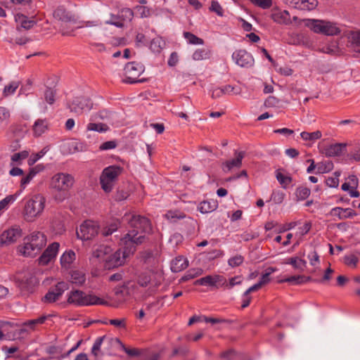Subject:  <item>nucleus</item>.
I'll return each mask as SVG.
<instances>
[{
  "mask_svg": "<svg viewBox=\"0 0 360 360\" xmlns=\"http://www.w3.org/2000/svg\"><path fill=\"white\" fill-rule=\"evenodd\" d=\"M148 269V271L142 272L139 275L138 284L141 287H146L149 283H152L155 287H158L161 283V274L154 269Z\"/></svg>",
  "mask_w": 360,
  "mask_h": 360,
  "instance_id": "9d476101",
  "label": "nucleus"
},
{
  "mask_svg": "<svg viewBox=\"0 0 360 360\" xmlns=\"http://www.w3.org/2000/svg\"><path fill=\"white\" fill-rule=\"evenodd\" d=\"M233 60L242 68H250L254 65V58L245 49L235 51L232 54Z\"/></svg>",
  "mask_w": 360,
  "mask_h": 360,
  "instance_id": "ddd939ff",
  "label": "nucleus"
},
{
  "mask_svg": "<svg viewBox=\"0 0 360 360\" xmlns=\"http://www.w3.org/2000/svg\"><path fill=\"white\" fill-rule=\"evenodd\" d=\"M221 357L226 360H240L241 359V354H238L233 349H229L221 353Z\"/></svg>",
  "mask_w": 360,
  "mask_h": 360,
  "instance_id": "8fccbe9b",
  "label": "nucleus"
},
{
  "mask_svg": "<svg viewBox=\"0 0 360 360\" xmlns=\"http://www.w3.org/2000/svg\"><path fill=\"white\" fill-rule=\"evenodd\" d=\"M51 315H43L37 319L29 320L23 323L24 326H27L32 330H34L37 325L43 324L46 320Z\"/></svg>",
  "mask_w": 360,
  "mask_h": 360,
  "instance_id": "58836bf2",
  "label": "nucleus"
},
{
  "mask_svg": "<svg viewBox=\"0 0 360 360\" xmlns=\"http://www.w3.org/2000/svg\"><path fill=\"white\" fill-rule=\"evenodd\" d=\"M318 5L317 0H294V8L311 11Z\"/></svg>",
  "mask_w": 360,
  "mask_h": 360,
  "instance_id": "4be33fe9",
  "label": "nucleus"
},
{
  "mask_svg": "<svg viewBox=\"0 0 360 360\" xmlns=\"http://www.w3.org/2000/svg\"><path fill=\"white\" fill-rule=\"evenodd\" d=\"M122 171V169L120 167L112 165L105 168L101 174L115 182Z\"/></svg>",
  "mask_w": 360,
  "mask_h": 360,
  "instance_id": "393cba45",
  "label": "nucleus"
},
{
  "mask_svg": "<svg viewBox=\"0 0 360 360\" xmlns=\"http://www.w3.org/2000/svg\"><path fill=\"white\" fill-rule=\"evenodd\" d=\"M347 143H335L330 144L326 148V155L328 157H339L345 155L347 152Z\"/></svg>",
  "mask_w": 360,
  "mask_h": 360,
  "instance_id": "6ab92c4d",
  "label": "nucleus"
},
{
  "mask_svg": "<svg viewBox=\"0 0 360 360\" xmlns=\"http://www.w3.org/2000/svg\"><path fill=\"white\" fill-rule=\"evenodd\" d=\"M15 281L21 292L24 293L32 292L38 283L37 278L33 272L28 269L18 272L15 276Z\"/></svg>",
  "mask_w": 360,
  "mask_h": 360,
  "instance_id": "423d86ee",
  "label": "nucleus"
},
{
  "mask_svg": "<svg viewBox=\"0 0 360 360\" xmlns=\"http://www.w3.org/2000/svg\"><path fill=\"white\" fill-rule=\"evenodd\" d=\"M218 207L217 200H203L200 203L198 210L202 214L209 213L215 210Z\"/></svg>",
  "mask_w": 360,
  "mask_h": 360,
  "instance_id": "bb28decb",
  "label": "nucleus"
},
{
  "mask_svg": "<svg viewBox=\"0 0 360 360\" xmlns=\"http://www.w3.org/2000/svg\"><path fill=\"white\" fill-rule=\"evenodd\" d=\"M202 273L203 271L200 268L191 269L186 273V274L184 276L181 277L180 281L182 282L188 281L198 276L202 275Z\"/></svg>",
  "mask_w": 360,
  "mask_h": 360,
  "instance_id": "37998d69",
  "label": "nucleus"
},
{
  "mask_svg": "<svg viewBox=\"0 0 360 360\" xmlns=\"http://www.w3.org/2000/svg\"><path fill=\"white\" fill-rule=\"evenodd\" d=\"M69 289V284L66 282H58L54 287L51 288L43 297L44 302L53 303L58 300L63 293Z\"/></svg>",
  "mask_w": 360,
  "mask_h": 360,
  "instance_id": "f8f14e48",
  "label": "nucleus"
},
{
  "mask_svg": "<svg viewBox=\"0 0 360 360\" xmlns=\"http://www.w3.org/2000/svg\"><path fill=\"white\" fill-rule=\"evenodd\" d=\"M310 228L311 224L309 222L305 221L302 224H299V226L297 227V230L296 231V237H297V240L296 243H294V246L300 243V242L302 240V236L307 233L310 230Z\"/></svg>",
  "mask_w": 360,
  "mask_h": 360,
  "instance_id": "c9c22d12",
  "label": "nucleus"
},
{
  "mask_svg": "<svg viewBox=\"0 0 360 360\" xmlns=\"http://www.w3.org/2000/svg\"><path fill=\"white\" fill-rule=\"evenodd\" d=\"M210 52L204 49L196 50L193 54V59L195 60H200L208 58Z\"/></svg>",
  "mask_w": 360,
  "mask_h": 360,
  "instance_id": "603ef678",
  "label": "nucleus"
},
{
  "mask_svg": "<svg viewBox=\"0 0 360 360\" xmlns=\"http://www.w3.org/2000/svg\"><path fill=\"white\" fill-rule=\"evenodd\" d=\"M318 51L331 56L339 55L341 53V50L337 41H332L322 47H319Z\"/></svg>",
  "mask_w": 360,
  "mask_h": 360,
  "instance_id": "412c9836",
  "label": "nucleus"
},
{
  "mask_svg": "<svg viewBox=\"0 0 360 360\" xmlns=\"http://www.w3.org/2000/svg\"><path fill=\"white\" fill-rule=\"evenodd\" d=\"M48 129V122L46 120L39 119L33 125V131L35 136H39Z\"/></svg>",
  "mask_w": 360,
  "mask_h": 360,
  "instance_id": "72a5a7b5",
  "label": "nucleus"
},
{
  "mask_svg": "<svg viewBox=\"0 0 360 360\" xmlns=\"http://www.w3.org/2000/svg\"><path fill=\"white\" fill-rule=\"evenodd\" d=\"M165 42L161 37L154 38L150 45V49L154 53H160L165 47Z\"/></svg>",
  "mask_w": 360,
  "mask_h": 360,
  "instance_id": "ea45409f",
  "label": "nucleus"
},
{
  "mask_svg": "<svg viewBox=\"0 0 360 360\" xmlns=\"http://www.w3.org/2000/svg\"><path fill=\"white\" fill-rule=\"evenodd\" d=\"M20 82L18 81H13L6 85L3 90L4 96H8L15 93V90L18 88Z\"/></svg>",
  "mask_w": 360,
  "mask_h": 360,
  "instance_id": "de8ad7c7",
  "label": "nucleus"
},
{
  "mask_svg": "<svg viewBox=\"0 0 360 360\" xmlns=\"http://www.w3.org/2000/svg\"><path fill=\"white\" fill-rule=\"evenodd\" d=\"M68 302L76 306L108 305L107 301L94 295H87L79 290H72L70 292Z\"/></svg>",
  "mask_w": 360,
  "mask_h": 360,
  "instance_id": "20e7f679",
  "label": "nucleus"
},
{
  "mask_svg": "<svg viewBox=\"0 0 360 360\" xmlns=\"http://www.w3.org/2000/svg\"><path fill=\"white\" fill-rule=\"evenodd\" d=\"M165 217L171 222H176L179 219H186L185 222L189 225L191 228L189 231H191L195 228V221L190 217H186V214L180 210H169L166 213Z\"/></svg>",
  "mask_w": 360,
  "mask_h": 360,
  "instance_id": "2eb2a0df",
  "label": "nucleus"
},
{
  "mask_svg": "<svg viewBox=\"0 0 360 360\" xmlns=\"http://www.w3.org/2000/svg\"><path fill=\"white\" fill-rule=\"evenodd\" d=\"M340 32V30L335 23L331 22L330 21H323V25L322 27V32L321 34L326 35H336Z\"/></svg>",
  "mask_w": 360,
  "mask_h": 360,
  "instance_id": "c85d7f7f",
  "label": "nucleus"
},
{
  "mask_svg": "<svg viewBox=\"0 0 360 360\" xmlns=\"http://www.w3.org/2000/svg\"><path fill=\"white\" fill-rule=\"evenodd\" d=\"M214 284L215 288H218L219 287H226L228 286V283L226 279L219 275L214 276Z\"/></svg>",
  "mask_w": 360,
  "mask_h": 360,
  "instance_id": "69168bd1",
  "label": "nucleus"
},
{
  "mask_svg": "<svg viewBox=\"0 0 360 360\" xmlns=\"http://www.w3.org/2000/svg\"><path fill=\"white\" fill-rule=\"evenodd\" d=\"M310 194V190L307 188H298L297 189V197L298 199L304 200Z\"/></svg>",
  "mask_w": 360,
  "mask_h": 360,
  "instance_id": "774afa93",
  "label": "nucleus"
},
{
  "mask_svg": "<svg viewBox=\"0 0 360 360\" xmlns=\"http://www.w3.org/2000/svg\"><path fill=\"white\" fill-rule=\"evenodd\" d=\"M125 82L135 83L139 82L138 77L144 72L143 64L137 62L128 63L124 67Z\"/></svg>",
  "mask_w": 360,
  "mask_h": 360,
  "instance_id": "1a4fd4ad",
  "label": "nucleus"
},
{
  "mask_svg": "<svg viewBox=\"0 0 360 360\" xmlns=\"http://www.w3.org/2000/svg\"><path fill=\"white\" fill-rule=\"evenodd\" d=\"M109 129V127L103 123H97L91 121L86 126L87 131H94L99 133L105 132Z\"/></svg>",
  "mask_w": 360,
  "mask_h": 360,
  "instance_id": "4c0bfd02",
  "label": "nucleus"
},
{
  "mask_svg": "<svg viewBox=\"0 0 360 360\" xmlns=\"http://www.w3.org/2000/svg\"><path fill=\"white\" fill-rule=\"evenodd\" d=\"M111 248L109 246L107 245H100L97 249H96L93 255L94 257L102 259H105L108 255H109L111 252Z\"/></svg>",
  "mask_w": 360,
  "mask_h": 360,
  "instance_id": "a19ab883",
  "label": "nucleus"
},
{
  "mask_svg": "<svg viewBox=\"0 0 360 360\" xmlns=\"http://www.w3.org/2000/svg\"><path fill=\"white\" fill-rule=\"evenodd\" d=\"M184 37L187 40V41L191 44L201 45L203 44L204 43L202 39L199 38L198 37L195 36V34L189 32H184Z\"/></svg>",
  "mask_w": 360,
  "mask_h": 360,
  "instance_id": "a18cd8bd",
  "label": "nucleus"
},
{
  "mask_svg": "<svg viewBox=\"0 0 360 360\" xmlns=\"http://www.w3.org/2000/svg\"><path fill=\"white\" fill-rule=\"evenodd\" d=\"M20 236V230L18 229H10L6 230L0 235V247L15 242Z\"/></svg>",
  "mask_w": 360,
  "mask_h": 360,
  "instance_id": "a211bd4d",
  "label": "nucleus"
},
{
  "mask_svg": "<svg viewBox=\"0 0 360 360\" xmlns=\"http://www.w3.org/2000/svg\"><path fill=\"white\" fill-rule=\"evenodd\" d=\"M323 21L322 20L307 19L304 20V23L306 27H309L314 32L321 34Z\"/></svg>",
  "mask_w": 360,
  "mask_h": 360,
  "instance_id": "c756f323",
  "label": "nucleus"
},
{
  "mask_svg": "<svg viewBox=\"0 0 360 360\" xmlns=\"http://www.w3.org/2000/svg\"><path fill=\"white\" fill-rule=\"evenodd\" d=\"M46 199L41 194L33 195L27 198L23 209V216L26 221H33L43 212Z\"/></svg>",
  "mask_w": 360,
  "mask_h": 360,
  "instance_id": "f03ea898",
  "label": "nucleus"
},
{
  "mask_svg": "<svg viewBox=\"0 0 360 360\" xmlns=\"http://www.w3.org/2000/svg\"><path fill=\"white\" fill-rule=\"evenodd\" d=\"M276 179L283 188H285L291 182V178L283 174L280 170L276 171Z\"/></svg>",
  "mask_w": 360,
  "mask_h": 360,
  "instance_id": "5fc2aeb1",
  "label": "nucleus"
},
{
  "mask_svg": "<svg viewBox=\"0 0 360 360\" xmlns=\"http://www.w3.org/2000/svg\"><path fill=\"white\" fill-rule=\"evenodd\" d=\"M358 261V257L354 255H345L344 257V263L349 266L356 267Z\"/></svg>",
  "mask_w": 360,
  "mask_h": 360,
  "instance_id": "bf43d9fd",
  "label": "nucleus"
},
{
  "mask_svg": "<svg viewBox=\"0 0 360 360\" xmlns=\"http://www.w3.org/2000/svg\"><path fill=\"white\" fill-rule=\"evenodd\" d=\"M115 295L119 300H124L129 295V289L126 285L117 286L115 288Z\"/></svg>",
  "mask_w": 360,
  "mask_h": 360,
  "instance_id": "09e8293b",
  "label": "nucleus"
},
{
  "mask_svg": "<svg viewBox=\"0 0 360 360\" xmlns=\"http://www.w3.org/2000/svg\"><path fill=\"white\" fill-rule=\"evenodd\" d=\"M86 281L84 273L81 271H72L70 273V281L78 285H82Z\"/></svg>",
  "mask_w": 360,
  "mask_h": 360,
  "instance_id": "e433bc0d",
  "label": "nucleus"
},
{
  "mask_svg": "<svg viewBox=\"0 0 360 360\" xmlns=\"http://www.w3.org/2000/svg\"><path fill=\"white\" fill-rule=\"evenodd\" d=\"M129 217L125 215L124 218L128 221L129 229L137 231L138 233L141 235H146L151 231V224L148 218L140 215H132L130 218Z\"/></svg>",
  "mask_w": 360,
  "mask_h": 360,
  "instance_id": "0eeeda50",
  "label": "nucleus"
},
{
  "mask_svg": "<svg viewBox=\"0 0 360 360\" xmlns=\"http://www.w3.org/2000/svg\"><path fill=\"white\" fill-rule=\"evenodd\" d=\"M110 342H116L121 346L122 349L129 355L131 356H137L139 354V351L136 349H129L118 338H110L109 339Z\"/></svg>",
  "mask_w": 360,
  "mask_h": 360,
  "instance_id": "49530a36",
  "label": "nucleus"
},
{
  "mask_svg": "<svg viewBox=\"0 0 360 360\" xmlns=\"http://www.w3.org/2000/svg\"><path fill=\"white\" fill-rule=\"evenodd\" d=\"M119 14L122 22L124 20H131L134 16L132 10L128 8L121 9Z\"/></svg>",
  "mask_w": 360,
  "mask_h": 360,
  "instance_id": "864d4df0",
  "label": "nucleus"
},
{
  "mask_svg": "<svg viewBox=\"0 0 360 360\" xmlns=\"http://www.w3.org/2000/svg\"><path fill=\"white\" fill-rule=\"evenodd\" d=\"M16 197L15 195H10L0 201V211L6 208L10 203L15 201Z\"/></svg>",
  "mask_w": 360,
  "mask_h": 360,
  "instance_id": "e2e57ef3",
  "label": "nucleus"
},
{
  "mask_svg": "<svg viewBox=\"0 0 360 360\" xmlns=\"http://www.w3.org/2000/svg\"><path fill=\"white\" fill-rule=\"evenodd\" d=\"M300 136L307 144L311 145L316 140L320 139L322 136V133L319 130H316L313 132L303 131L300 134Z\"/></svg>",
  "mask_w": 360,
  "mask_h": 360,
  "instance_id": "a878e982",
  "label": "nucleus"
},
{
  "mask_svg": "<svg viewBox=\"0 0 360 360\" xmlns=\"http://www.w3.org/2000/svg\"><path fill=\"white\" fill-rule=\"evenodd\" d=\"M331 214L333 216L338 217L340 219L351 218L355 215L352 210L339 207L332 209Z\"/></svg>",
  "mask_w": 360,
  "mask_h": 360,
  "instance_id": "cd10ccee",
  "label": "nucleus"
},
{
  "mask_svg": "<svg viewBox=\"0 0 360 360\" xmlns=\"http://www.w3.org/2000/svg\"><path fill=\"white\" fill-rule=\"evenodd\" d=\"M39 172H40V169L38 170H35V169H31L30 170L29 174L26 176H25L22 179L21 184L25 185V184L30 183L31 179L36 175V174H37Z\"/></svg>",
  "mask_w": 360,
  "mask_h": 360,
  "instance_id": "338daca9",
  "label": "nucleus"
},
{
  "mask_svg": "<svg viewBox=\"0 0 360 360\" xmlns=\"http://www.w3.org/2000/svg\"><path fill=\"white\" fill-rule=\"evenodd\" d=\"M74 177L69 174L60 172L55 174L51 179V187L60 193L56 195V200L61 202L67 198L68 191L73 186Z\"/></svg>",
  "mask_w": 360,
  "mask_h": 360,
  "instance_id": "7ed1b4c3",
  "label": "nucleus"
},
{
  "mask_svg": "<svg viewBox=\"0 0 360 360\" xmlns=\"http://www.w3.org/2000/svg\"><path fill=\"white\" fill-rule=\"evenodd\" d=\"M93 107V103L89 98L84 96L75 97L69 105L72 112L82 115L89 112Z\"/></svg>",
  "mask_w": 360,
  "mask_h": 360,
  "instance_id": "9b49d317",
  "label": "nucleus"
},
{
  "mask_svg": "<svg viewBox=\"0 0 360 360\" xmlns=\"http://www.w3.org/2000/svg\"><path fill=\"white\" fill-rule=\"evenodd\" d=\"M244 261V257L240 255H236L230 258L228 261V264L231 267H236L240 266Z\"/></svg>",
  "mask_w": 360,
  "mask_h": 360,
  "instance_id": "680f3d73",
  "label": "nucleus"
},
{
  "mask_svg": "<svg viewBox=\"0 0 360 360\" xmlns=\"http://www.w3.org/2000/svg\"><path fill=\"white\" fill-rule=\"evenodd\" d=\"M348 41L352 50L360 53V31H352L348 35Z\"/></svg>",
  "mask_w": 360,
  "mask_h": 360,
  "instance_id": "b1692460",
  "label": "nucleus"
},
{
  "mask_svg": "<svg viewBox=\"0 0 360 360\" xmlns=\"http://www.w3.org/2000/svg\"><path fill=\"white\" fill-rule=\"evenodd\" d=\"M129 255L124 254V249H119L114 253L108 255L103 259V261H105V268L110 269L122 265L124 263L125 259Z\"/></svg>",
  "mask_w": 360,
  "mask_h": 360,
  "instance_id": "4468645a",
  "label": "nucleus"
},
{
  "mask_svg": "<svg viewBox=\"0 0 360 360\" xmlns=\"http://www.w3.org/2000/svg\"><path fill=\"white\" fill-rule=\"evenodd\" d=\"M15 20L25 30L31 29L36 23L34 20H29L26 15L22 13H17L15 16Z\"/></svg>",
  "mask_w": 360,
  "mask_h": 360,
  "instance_id": "473e14b6",
  "label": "nucleus"
},
{
  "mask_svg": "<svg viewBox=\"0 0 360 360\" xmlns=\"http://www.w3.org/2000/svg\"><path fill=\"white\" fill-rule=\"evenodd\" d=\"M188 265L186 258L179 256L174 259L171 262V270L173 272H179L185 269Z\"/></svg>",
  "mask_w": 360,
  "mask_h": 360,
  "instance_id": "5701e85b",
  "label": "nucleus"
},
{
  "mask_svg": "<svg viewBox=\"0 0 360 360\" xmlns=\"http://www.w3.org/2000/svg\"><path fill=\"white\" fill-rule=\"evenodd\" d=\"M75 259V253L72 250H69L63 253L60 257V264L63 267L68 268Z\"/></svg>",
  "mask_w": 360,
  "mask_h": 360,
  "instance_id": "f704fd0d",
  "label": "nucleus"
},
{
  "mask_svg": "<svg viewBox=\"0 0 360 360\" xmlns=\"http://www.w3.org/2000/svg\"><path fill=\"white\" fill-rule=\"evenodd\" d=\"M146 240V235L138 233L137 231L134 229H129L127 233L122 238L124 245V254L133 255L136 250V247L142 245Z\"/></svg>",
  "mask_w": 360,
  "mask_h": 360,
  "instance_id": "39448f33",
  "label": "nucleus"
},
{
  "mask_svg": "<svg viewBox=\"0 0 360 360\" xmlns=\"http://www.w3.org/2000/svg\"><path fill=\"white\" fill-rule=\"evenodd\" d=\"M333 163L329 159H323L317 162L316 174H324L329 172L333 169Z\"/></svg>",
  "mask_w": 360,
  "mask_h": 360,
  "instance_id": "7c9ffc66",
  "label": "nucleus"
},
{
  "mask_svg": "<svg viewBox=\"0 0 360 360\" xmlns=\"http://www.w3.org/2000/svg\"><path fill=\"white\" fill-rule=\"evenodd\" d=\"M242 159H232L223 163V170L229 172L233 167H240L242 165Z\"/></svg>",
  "mask_w": 360,
  "mask_h": 360,
  "instance_id": "c03bdc74",
  "label": "nucleus"
},
{
  "mask_svg": "<svg viewBox=\"0 0 360 360\" xmlns=\"http://www.w3.org/2000/svg\"><path fill=\"white\" fill-rule=\"evenodd\" d=\"M105 338V336L104 335V336L100 337L96 340V341L92 347V349H91V353L94 356H98V352L100 351V349H101V346Z\"/></svg>",
  "mask_w": 360,
  "mask_h": 360,
  "instance_id": "052dcab7",
  "label": "nucleus"
},
{
  "mask_svg": "<svg viewBox=\"0 0 360 360\" xmlns=\"http://www.w3.org/2000/svg\"><path fill=\"white\" fill-rule=\"evenodd\" d=\"M46 238L39 231H34L26 236L23 243L18 247V252L25 257H34L46 245Z\"/></svg>",
  "mask_w": 360,
  "mask_h": 360,
  "instance_id": "f257e3e1",
  "label": "nucleus"
},
{
  "mask_svg": "<svg viewBox=\"0 0 360 360\" xmlns=\"http://www.w3.org/2000/svg\"><path fill=\"white\" fill-rule=\"evenodd\" d=\"M100 184L105 193H110L114 187L115 181L101 174L100 176Z\"/></svg>",
  "mask_w": 360,
  "mask_h": 360,
  "instance_id": "79ce46f5",
  "label": "nucleus"
},
{
  "mask_svg": "<svg viewBox=\"0 0 360 360\" xmlns=\"http://www.w3.org/2000/svg\"><path fill=\"white\" fill-rule=\"evenodd\" d=\"M255 5L259 6L264 9L269 8L272 5L271 0H250Z\"/></svg>",
  "mask_w": 360,
  "mask_h": 360,
  "instance_id": "0e129e2a",
  "label": "nucleus"
},
{
  "mask_svg": "<svg viewBox=\"0 0 360 360\" xmlns=\"http://www.w3.org/2000/svg\"><path fill=\"white\" fill-rule=\"evenodd\" d=\"M98 233V225L93 221H85L82 223L79 229L77 231V236L83 240L92 239Z\"/></svg>",
  "mask_w": 360,
  "mask_h": 360,
  "instance_id": "6e6552de",
  "label": "nucleus"
},
{
  "mask_svg": "<svg viewBox=\"0 0 360 360\" xmlns=\"http://www.w3.org/2000/svg\"><path fill=\"white\" fill-rule=\"evenodd\" d=\"M106 24L113 25L117 27H123V22L120 18V14L118 15H110L109 20H106Z\"/></svg>",
  "mask_w": 360,
  "mask_h": 360,
  "instance_id": "4d7b16f0",
  "label": "nucleus"
},
{
  "mask_svg": "<svg viewBox=\"0 0 360 360\" xmlns=\"http://www.w3.org/2000/svg\"><path fill=\"white\" fill-rule=\"evenodd\" d=\"M120 226V222L117 219L112 220L110 223L103 227L101 229V235L108 237L116 231Z\"/></svg>",
  "mask_w": 360,
  "mask_h": 360,
  "instance_id": "2f4dec72",
  "label": "nucleus"
},
{
  "mask_svg": "<svg viewBox=\"0 0 360 360\" xmlns=\"http://www.w3.org/2000/svg\"><path fill=\"white\" fill-rule=\"evenodd\" d=\"M59 243L54 242L44 250L39 258V264L41 265L48 264L51 259L56 257L59 248Z\"/></svg>",
  "mask_w": 360,
  "mask_h": 360,
  "instance_id": "f3484780",
  "label": "nucleus"
},
{
  "mask_svg": "<svg viewBox=\"0 0 360 360\" xmlns=\"http://www.w3.org/2000/svg\"><path fill=\"white\" fill-rule=\"evenodd\" d=\"M139 257L146 269H154L158 263L157 255L153 250H143L139 253Z\"/></svg>",
  "mask_w": 360,
  "mask_h": 360,
  "instance_id": "dca6fc26",
  "label": "nucleus"
},
{
  "mask_svg": "<svg viewBox=\"0 0 360 360\" xmlns=\"http://www.w3.org/2000/svg\"><path fill=\"white\" fill-rule=\"evenodd\" d=\"M340 175V172L336 171L333 174V176L328 177L326 180V185L331 188H336L339 185V176Z\"/></svg>",
  "mask_w": 360,
  "mask_h": 360,
  "instance_id": "3c124183",
  "label": "nucleus"
},
{
  "mask_svg": "<svg viewBox=\"0 0 360 360\" xmlns=\"http://www.w3.org/2000/svg\"><path fill=\"white\" fill-rule=\"evenodd\" d=\"M109 117V112L105 110H101L98 112L91 115L90 121L97 122L98 120H105Z\"/></svg>",
  "mask_w": 360,
  "mask_h": 360,
  "instance_id": "6e6d98bb",
  "label": "nucleus"
},
{
  "mask_svg": "<svg viewBox=\"0 0 360 360\" xmlns=\"http://www.w3.org/2000/svg\"><path fill=\"white\" fill-rule=\"evenodd\" d=\"M10 117V112L9 110L4 108L0 106V126L6 124Z\"/></svg>",
  "mask_w": 360,
  "mask_h": 360,
  "instance_id": "13d9d810",
  "label": "nucleus"
},
{
  "mask_svg": "<svg viewBox=\"0 0 360 360\" xmlns=\"http://www.w3.org/2000/svg\"><path fill=\"white\" fill-rule=\"evenodd\" d=\"M273 20L279 24L288 25L290 22V14L288 11L277 10L271 14Z\"/></svg>",
  "mask_w": 360,
  "mask_h": 360,
  "instance_id": "aec40b11",
  "label": "nucleus"
}]
</instances>
